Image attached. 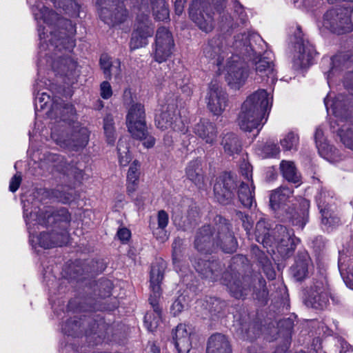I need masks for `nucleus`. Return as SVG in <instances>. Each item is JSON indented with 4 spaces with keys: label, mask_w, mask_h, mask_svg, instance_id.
I'll list each match as a JSON object with an SVG mask.
<instances>
[{
    "label": "nucleus",
    "mask_w": 353,
    "mask_h": 353,
    "mask_svg": "<svg viewBox=\"0 0 353 353\" xmlns=\"http://www.w3.org/2000/svg\"><path fill=\"white\" fill-rule=\"evenodd\" d=\"M125 120L131 135L142 134L143 128L147 126L144 105L137 102L130 105L128 108Z\"/></svg>",
    "instance_id": "nucleus-21"
},
{
    "label": "nucleus",
    "mask_w": 353,
    "mask_h": 353,
    "mask_svg": "<svg viewBox=\"0 0 353 353\" xmlns=\"http://www.w3.org/2000/svg\"><path fill=\"white\" fill-rule=\"evenodd\" d=\"M238 196L241 203L247 208H251L254 201V187L253 181H243L238 190Z\"/></svg>",
    "instance_id": "nucleus-37"
},
{
    "label": "nucleus",
    "mask_w": 353,
    "mask_h": 353,
    "mask_svg": "<svg viewBox=\"0 0 353 353\" xmlns=\"http://www.w3.org/2000/svg\"><path fill=\"white\" fill-rule=\"evenodd\" d=\"M194 132L205 143L213 145L216 141L217 130L215 125L208 121L202 120L195 125Z\"/></svg>",
    "instance_id": "nucleus-29"
},
{
    "label": "nucleus",
    "mask_w": 353,
    "mask_h": 353,
    "mask_svg": "<svg viewBox=\"0 0 353 353\" xmlns=\"http://www.w3.org/2000/svg\"><path fill=\"white\" fill-rule=\"evenodd\" d=\"M324 103L327 112L336 117V120L331 122L332 128L334 130L336 125L339 126L336 131L341 142L346 148L353 150V128L352 123L347 121L349 114L347 108V101L345 97L339 94L334 100H330L327 96L324 99Z\"/></svg>",
    "instance_id": "nucleus-9"
},
{
    "label": "nucleus",
    "mask_w": 353,
    "mask_h": 353,
    "mask_svg": "<svg viewBox=\"0 0 353 353\" xmlns=\"http://www.w3.org/2000/svg\"><path fill=\"white\" fill-rule=\"evenodd\" d=\"M259 335V328L256 325H252L246 331L243 338L247 340H253Z\"/></svg>",
    "instance_id": "nucleus-56"
},
{
    "label": "nucleus",
    "mask_w": 353,
    "mask_h": 353,
    "mask_svg": "<svg viewBox=\"0 0 353 353\" xmlns=\"http://www.w3.org/2000/svg\"><path fill=\"white\" fill-rule=\"evenodd\" d=\"M149 37L148 36L133 30L130 41V50H134L147 46Z\"/></svg>",
    "instance_id": "nucleus-44"
},
{
    "label": "nucleus",
    "mask_w": 353,
    "mask_h": 353,
    "mask_svg": "<svg viewBox=\"0 0 353 353\" xmlns=\"http://www.w3.org/2000/svg\"><path fill=\"white\" fill-rule=\"evenodd\" d=\"M310 264V258L308 254L305 252L299 253L296 256L295 264L292 267V273L294 277L298 281L305 279Z\"/></svg>",
    "instance_id": "nucleus-35"
},
{
    "label": "nucleus",
    "mask_w": 353,
    "mask_h": 353,
    "mask_svg": "<svg viewBox=\"0 0 353 353\" xmlns=\"http://www.w3.org/2000/svg\"><path fill=\"white\" fill-rule=\"evenodd\" d=\"M274 353H290L288 351V346L286 345H282L281 347H277Z\"/></svg>",
    "instance_id": "nucleus-64"
},
{
    "label": "nucleus",
    "mask_w": 353,
    "mask_h": 353,
    "mask_svg": "<svg viewBox=\"0 0 353 353\" xmlns=\"http://www.w3.org/2000/svg\"><path fill=\"white\" fill-rule=\"evenodd\" d=\"M256 152L258 155L263 159L275 157L279 154L280 149L276 143L268 141L263 145L259 146Z\"/></svg>",
    "instance_id": "nucleus-43"
},
{
    "label": "nucleus",
    "mask_w": 353,
    "mask_h": 353,
    "mask_svg": "<svg viewBox=\"0 0 353 353\" xmlns=\"http://www.w3.org/2000/svg\"><path fill=\"white\" fill-rule=\"evenodd\" d=\"M270 205L279 217L288 220L294 226L303 229L308 220L310 202L296 199L290 188L281 186L270 195Z\"/></svg>",
    "instance_id": "nucleus-3"
},
{
    "label": "nucleus",
    "mask_w": 353,
    "mask_h": 353,
    "mask_svg": "<svg viewBox=\"0 0 353 353\" xmlns=\"http://www.w3.org/2000/svg\"><path fill=\"white\" fill-rule=\"evenodd\" d=\"M56 7L61 8L65 10L74 9L79 11V6L74 0H52Z\"/></svg>",
    "instance_id": "nucleus-50"
},
{
    "label": "nucleus",
    "mask_w": 353,
    "mask_h": 353,
    "mask_svg": "<svg viewBox=\"0 0 353 353\" xmlns=\"http://www.w3.org/2000/svg\"><path fill=\"white\" fill-rule=\"evenodd\" d=\"M44 162L49 164L58 172H63L65 174H74L75 177H78V176L76 175L77 170L73 169L70 165L68 164L65 159L59 154L49 153L45 157Z\"/></svg>",
    "instance_id": "nucleus-34"
},
{
    "label": "nucleus",
    "mask_w": 353,
    "mask_h": 353,
    "mask_svg": "<svg viewBox=\"0 0 353 353\" xmlns=\"http://www.w3.org/2000/svg\"><path fill=\"white\" fill-rule=\"evenodd\" d=\"M117 236L121 241L127 242L130 238L131 233L128 229L123 228L118 230Z\"/></svg>",
    "instance_id": "nucleus-59"
},
{
    "label": "nucleus",
    "mask_w": 353,
    "mask_h": 353,
    "mask_svg": "<svg viewBox=\"0 0 353 353\" xmlns=\"http://www.w3.org/2000/svg\"><path fill=\"white\" fill-rule=\"evenodd\" d=\"M156 125L164 130L172 129L175 132H186L185 124L176 113V105L174 100L171 103L161 105V113L156 117Z\"/></svg>",
    "instance_id": "nucleus-16"
},
{
    "label": "nucleus",
    "mask_w": 353,
    "mask_h": 353,
    "mask_svg": "<svg viewBox=\"0 0 353 353\" xmlns=\"http://www.w3.org/2000/svg\"><path fill=\"white\" fill-rule=\"evenodd\" d=\"M181 245V240L180 239H176L172 244V259L173 262L175 263L177 259V256L180 252V247Z\"/></svg>",
    "instance_id": "nucleus-61"
},
{
    "label": "nucleus",
    "mask_w": 353,
    "mask_h": 353,
    "mask_svg": "<svg viewBox=\"0 0 353 353\" xmlns=\"http://www.w3.org/2000/svg\"><path fill=\"white\" fill-rule=\"evenodd\" d=\"M134 8L138 12L133 30L150 37L153 35L154 27L149 13L152 12L154 18L159 21L168 19L170 16L168 6L165 0H141Z\"/></svg>",
    "instance_id": "nucleus-8"
},
{
    "label": "nucleus",
    "mask_w": 353,
    "mask_h": 353,
    "mask_svg": "<svg viewBox=\"0 0 353 353\" xmlns=\"http://www.w3.org/2000/svg\"><path fill=\"white\" fill-rule=\"evenodd\" d=\"M234 188V181L230 175L225 174L217 178L214 185L215 199L221 204L230 203L234 196L233 190Z\"/></svg>",
    "instance_id": "nucleus-22"
},
{
    "label": "nucleus",
    "mask_w": 353,
    "mask_h": 353,
    "mask_svg": "<svg viewBox=\"0 0 353 353\" xmlns=\"http://www.w3.org/2000/svg\"><path fill=\"white\" fill-rule=\"evenodd\" d=\"M74 114H76V112ZM75 115L70 117V114L61 115L59 121L63 123L68 121V126L61 125L63 129L60 132L56 128H52L51 137L61 147L78 151L87 145L89 141L90 132L79 123H75Z\"/></svg>",
    "instance_id": "nucleus-7"
},
{
    "label": "nucleus",
    "mask_w": 353,
    "mask_h": 353,
    "mask_svg": "<svg viewBox=\"0 0 353 353\" xmlns=\"http://www.w3.org/2000/svg\"><path fill=\"white\" fill-rule=\"evenodd\" d=\"M21 182V174H16L14 175L10 181V185L9 189L11 192H16Z\"/></svg>",
    "instance_id": "nucleus-57"
},
{
    "label": "nucleus",
    "mask_w": 353,
    "mask_h": 353,
    "mask_svg": "<svg viewBox=\"0 0 353 353\" xmlns=\"http://www.w3.org/2000/svg\"><path fill=\"white\" fill-rule=\"evenodd\" d=\"M132 137L134 139H139L140 141H143V145L146 148H152L156 142L155 138L152 136L151 134H149L147 129V126L143 128L142 134H138V135H132Z\"/></svg>",
    "instance_id": "nucleus-48"
},
{
    "label": "nucleus",
    "mask_w": 353,
    "mask_h": 353,
    "mask_svg": "<svg viewBox=\"0 0 353 353\" xmlns=\"http://www.w3.org/2000/svg\"><path fill=\"white\" fill-rule=\"evenodd\" d=\"M323 194V196L321 197V201L323 202H324L325 203V208L326 209H329V203H330V201L332 199V195L331 194L328 192V191H326V190H322L321 192H319L318 193V194L316 195V201H317V197L320 195Z\"/></svg>",
    "instance_id": "nucleus-60"
},
{
    "label": "nucleus",
    "mask_w": 353,
    "mask_h": 353,
    "mask_svg": "<svg viewBox=\"0 0 353 353\" xmlns=\"http://www.w3.org/2000/svg\"><path fill=\"white\" fill-rule=\"evenodd\" d=\"M191 331L185 324H179L173 332V341L179 353H188L192 347Z\"/></svg>",
    "instance_id": "nucleus-26"
},
{
    "label": "nucleus",
    "mask_w": 353,
    "mask_h": 353,
    "mask_svg": "<svg viewBox=\"0 0 353 353\" xmlns=\"http://www.w3.org/2000/svg\"><path fill=\"white\" fill-rule=\"evenodd\" d=\"M353 7L336 8L328 10L324 15L323 26L333 32L343 34L352 30L350 14Z\"/></svg>",
    "instance_id": "nucleus-14"
},
{
    "label": "nucleus",
    "mask_w": 353,
    "mask_h": 353,
    "mask_svg": "<svg viewBox=\"0 0 353 353\" xmlns=\"http://www.w3.org/2000/svg\"><path fill=\"white\" fill-rule=\"evenodd\" d=\"M36 238L41 247L49 249L65 244L68 240V234L66 232H57L54 229L50 234L42 232Z\"/></svg>",
    "instance_id": "nucleus-25"
},
{
    "label": "nucleus",
    "mask_w": 353,
    "mask_h": 353,
    "mask_svg": "<svg viewBox=\"0 0 353 353\" xmlns=\"http://www.w3.org/2000/svg\"><path fill=\"white\" fill-rule=\"evenodd\" d=\"M283 177L289 182L297 183L300 181V175L297 172L293 162L282 161L280 165Z\"/></svg>",
    "instance_id": "nucleus-42"
},
{
    "label": "nucleus",
    "mask_w": 353,
    "mask_h": 353,
    "mask_svg": "<svg viewBox=\"0 0 353 353\" xmlns=\"http://www.w3.org/2000/svg\"><path fill=\"white\" fill-rule=\"evenodd\" d=\"M205 99L208 108L216 115L221 114L228 104L227 94L216 81L210 83Z\"/></svg>",
    "instance_id": "nucleus-20"
},
{
    "label": "nucleus",
    "mask_w": 353,
    "mask_h": 353,
    "mask_svg": "<svg viewBox=\"0 0 353 353\" xmlns=\"http://www.w3.org/2000/svg\"><path fill=\"white\" fill-rule=\"evenodd\" d=\"M330 288L327 279L323 274L313 278L310 285L305 290V305L315 310H323L330 303Z\"/></svg>",
    "instance_id": "nucleus-11"
},
{
    "label": "nucleus",
    "mask_w": 353,
    "mask_h": 353,
    "mask_svg": "<svg viewBox=\"0 0 353 353\" xmlns=\"http://www.w3.org/2000/svg\"><path fill=\"white\" fill-rule=\"evenodd\" d=\"M297 51L295 55V61L301 67H305L310 64L312 59L316 54V50L314 46L307 41H302L297 43L295 46Z\"/></svg>",
    "instance_id": "nucleus-30"
},
{
    "label": "nucleus",
    "mask_w": 353,
    "mask_h": 353,
    "mask_svg": "<svg viewBox=\"0 0 353 353\" xmlns=\"http://www.w3.org/2000/svg\"><path fill=\"white\" fill-rule=\"evenodd\" d=\"M188 303L185 295L181 294L177 297L171 305V312L174 315H178L181 313L186 307H188Z\"/></svg>",
    "instance_id": "nucleus-49"
},
{
    "label": "nucleus",
    "mask_w": 353,
    "mask_h": 353,
    "mask_svg": "<svg viewBox=\"0 0 353 353\" xmlns=\"http://www.w3.org/2000/svg\"><path fill=\"white\" fill-rule=\"evenodd\" d=\"M32 12L38 24L41 41L39 72L46 67L56 74L74 75L77 63L67 52L75 46L73 39L76 34L75 25L70 20L60 18L40 2L32 6Z\"/></svg>",
    "instance_id": "nucleus-1"
},
{
    "label": "nucleus",
    "mask_w": 353,
    "mask_h": 353,
    "mask_svg": "<svg viewBox=\"0 0 353 353\" xmlns=\"http://www.w3.org/2000/svg\"><path fill=\"white\" fill-rule=\"evenodd\" d=\"M192 21L203 31L208 32L214 28V18L209 12L208 3L202 0H194L189 9Z\"/></svg>",
    "instance_id": "nucleus-17"
},
{
    "label": "nucleus",
    "mask_w": 353,
    "mask_h": 353,
    "mask_svg": "<svg viewBox=\"0 0 353 353\" xmlns=\"http://www.w3.org/2000/svg\"><path fill=\"white\" fill-rule=\"evenodd\" d=\"M269 224L264 219H260L256 225L255 236L256 240L262 243L265 247L271 245L272 237L269 234Z\"/></svg>",
    "instance_id": "nucleus-41"
},
{
    "label": "nucleus",
    "mask_w": 353,
    "mask_h": 353,
    "mask_svg": "<svg viewBox=\"0 0 353 353\" xmlns=\"http://www.w3.org/2000/svg\"><path fill=\"white\" fill-rule=\"evenodd\" d=\"M158 226L160 229H165L168 223L169 218L168 213L164 210H160L157 216Z\"/></svg>",
    "instance_id": "nucleus-55"
},
{
    "label": "nucleus",
    "mask_w": 353,
    "mask_h": 353,
    "mask_svg": "<svg viewBox=\"0 0 353 353\" xmlns=\"http://www.w3.org/2000/svg\"><path fill=\"white\" fill-rule=\"evenodd\" d=\"M125 141L121 139L119 141L117 150L119 154V163L122 166H126L131 161L132 157L129 152V149L125 146Z\"/></svg>",
    "instance_id": "nucleus-46"
},
{
    "label": "nucleus",
    "mask_w": 353,
    "mask_h": 353,
    "mask_svg": "<svg viewBox=\"0 0 353 353\" xmlns=\"http://www.w3.org/2000/svg\"><path fill=\"white\" fill-rule=\"evenodd\" d=\"M185 174L188 179L196 186L201 188L203 183V171L201 161L198 159L191 161L186 167Z\"/></svg>",
    "instance_id": "nucleus-40"
},
{
    "label": "nucleus",
    "mask_w": 353,
    "mask_h": 353,
    "mask_svg": "<svg viewBox=\"0 0 353 353\" xmlns=\"http://www.w3.org/2000/svg\"><path fill=\"white\" fill-rule=\"evenodd\" d=\"M214 221V232L210 225H205L197 232L194 241L195 248L205 253L210 252L219 247L227 253L234 252L237 243L227 220L219 216Z\"/></svg>",
    "instance_id": "nucleus-4"
},
{
    "label": "nucleus",
    "mask_w": 353,
    "mask_h": 353,
    "mask_svg": "<svg viewBox=\"0 0 353 353\" xmlns=\"http://www.w3.org/2000/svg\"><path fill=\"white\" fill-rule=\"evenodd\" d=\"M224 152L228 156L238 154L241 150V143L238 137L233 133L225 134L221 139Z\"/></svg>",
    "instance_id": "nucleus-39"
},
{
    "label": "nucleus",
    "mask_w": 353,
    "mask_h": 353,
    "mask_svg": "<svg viewBox=\"0 0 353 353\" xmlns=\"http://www.w3.org/2000/svg\"><path fill=\"white\" fill-rule=\"evenodd\" d=\"M231 47L233 48L236 52L242 55L243 57L255 55L250 46V34L245 30L234 36V41Z\"/></svg>",
    "instance_id": "nucleus-33"
},
{
    "label": "nucleus",
    "mask_w": 353,
    "mask_h": 353,
    "mask_svg": "<svg viewBox=\"0 0 353 353\" xmlns=\"http://www.w3.org/2000/svg\"><path fill=\"white\" fill-rule=\"evenodd\" d=\"M216 12L221 15V26L222 29H234L244 25L248 21L247 14L241 5L235 6L234 15L231 17L224 12L225 0H212Z\"/></svg>",
    "instance_id": "nucleus-19"
},
{
    "label": "nucleus",
    "mask_w": 353,
    "mask_h": 353,
    "mask_svg": "<svg viewBox=\"0 0 353 353\" xmlns=\"http://www.w3.org/2000/svg\"><path fill=\"white\" fill-rule=\"evenodd\" d=\"M240 171L246 182L252 181V167L249 162L243 161L240 165Z\"/></svg>",
    "instance_id": "nucleus-52"
},
{
    "label": "nucleus",
    "mask_w": 353,
    "mask_h": 353,
    "mask_svg": "<svg viewBox=\"0 0 353 353\" xmlns=\"http://www.w3.org/2000/svg\"><path fill=\"white\" fill-rule=\"evenodd\" d=\"M196 270L203 277L212 281H216L221 274V265L216 261L199 260L194 263Z\"/></svg>",
    "instance_id": "nucleus-28"
},
{
    "label": "nucleus",
    "mask_w": 353,
    "mask_h": 353,
    "mask_svg": "<svg viewBox=\"0 0 353 353\" xmlns=\"http://www.w3.org/2000/svg\"><path fill=\"white\" fill-rule=\"evenodd\" d=\"M123 1L96 0V5L101 20L112 26L125 22L128 17V11L125 8Z\"/></svg>",
    "instance_id": "nucleus-13"
},
{
    "label": "nucleus",
    "mask_w": 353,
    "mask_h": 353,
    "mask_svg": "<svg viewBox=\"0 0 353 353\" xmlns=\"http://www.w3.org/2000/svg\"><path fill=\"white\" fill-rule=\"evenodd\" d=\"M174 42L171 32L165 27L158 28L154 47L153 56L156 61H165L172 54Z\"/></svg>",
    "instance_id": "nucleus-18"
},
{
    "label": "nucleus",
    "mask_w": 353,
    "mask_h": 353,
    "mask_svg": "<svg viewBox=\"0 0 353 353\" xmlns=\"http://www.w3.org/2000/svg\"><path fill=\"white\" fill-rule=\"evenodd\" d=\"M272 104V96L265 90H258L243 102L239 113L238 122L240 128L243 131L251 132L257 129L263 119L267 120L266 114L270 111Z\"/></svg>",
    "instance_id": "nucleus-5"
},
{
    "label": "nucleus",
    "mask_w": 353,
    "mask_h": 353,
    "mask_svg": "<svg viewBox=\"0 0 353 353\" xmlns=\"http://www.w3.org/2000/svg\"><path fill=\"white\" fill-rule=\"evenodd\" d=\"M206 353H232L228 338L221 334H214L208 339Z\"/></svg>",
    "instance_id": "nucleus-32"
},
{
    "label": "nucleus",
    "mask_w": 353,
    "mask_h": 353,
    "mask_svg": "<svg viewBox=\"0 0 353 353\" xmlns=\"http://www.w3.org/2000/svg\"><path fill=\"white\" fill-rule=\"evenodd\" d=\"M100 94L103 99H108L112 95L111 85L107 81H103L100 85Z\"/></svg>",
    "instance_id": "nucleus-53"
},
{
    "label": "nucleus",
    "mask_w": 353,
    "mask_h": 353,
    "mask_svg": "<svg viewBox=\"0 0 353 353\" xmlns=\"http://www.w3.org/2000/svg\"><path fill=\"white\" fill-rule=\"evenodd\" d=\"M165 262L159 260L152 263L150 271V288L152 294L149 302L153 309V313L148 312L144 317L146 327L151 332L157 327L161 320V308L159 305L161 297L160 283L163 278Z\"/></svg>",
    "instance_id": "nucleus-10"
},
{
    "label": "nucleus",
    "mask_w": 353,
    "mask_h": 353,
    "mask_svg": "<svg viewBox=\"0 0 353 353\" xmlns=\"http://www.w3.org/2000/svg\"><path fill=\"white\" fill-rule=\"evenodd\" d=\"M249 278H243V281L236 275L225 274L223 283L225 285L230 294L236 299L243 298L251 290Z\"/></svg>",
    "instance_id": "nucleus-23"
},
{
    "label": "nucleus",
    "mask_w": 353,
    "mask_h": 353,
    "mask_svg": "<svg viewBox=\"0 0 353 353\" xmlns=\"http://www.w3.org/2000/svg\"><path fill=\"white\" fill-rule=\"evenodd\" d=\"M182 91L185 93L188 96H190L192 93V88L191 85H185L181 88Z\"/></svg>",
    "instance_id": "nucleus-63"
},
{
    "label": "nucleus",
    "mask_w": 353,
    "mask_h": 353,
    "mask_svg": "<svg viewBox=\"0 0 353 353\" xmlns=\"http://www.w3.org/2000/svg\"><path fill=\"white\" fill-rule=\"evenodd\" d=\"M187 0H175L174 1V10L177 15H181L185 7Z\"/></svg>",
    "instance_id": "nucleus-62"
},
{
    "label": "nucleus",
    "mask_w": 353,
    "mask_h": 353,
    "mask_svg": "<svg viewBox=\"0 0 353 353\" xmlns=\"http://www.w3.org/2000/svg\"><path fill=\"white\" fill-rule=\"evenodd\" d=\"M28 209L26 203L23 204V213L26 219L28 230L30 234V242H34L37 229L39 227H47L49 225L54 229L60 230V232H66L71 221L70 214L65 208L54 210L52 207H46L39 211L30 212L28 216Z\"/></svg>",
    "instance_id": "nucleus-6"
},
{
    "label": "nucleus",
    "mask_w": 353,
    "mask_h": 353,
    "mask_svg": "<svg viewBox=\"0 0 353 353\" xmlns=\"http://www.w3.org/2000/svg\"><path fill=\"white\" fill-rule=\"evenodd\" d=\"M299 142L298 134L294 132L288 133L283 139L281 140V145L285 150H296Z\"/></svg>",
    "instance_id": "nucleus-45"
},
{
    "label": "nucleus",
    "mask_w": 353,
    "mask_h": 353,
    "mask_svg": "<svg viewBox=\"0 0 353 353\" xmlns=\"http://www.w3.org/2000/svg\"><path fill=\"white\" fill-rule=\"evenodd\" d=\"M314 139L319 152L323 158L330 162H336L339 160L338 150L324 139L323 132L320 128L316 129Z\"/></svg>",
    "instance_id": "nucleus-27"
},
{
    "label": "nucleus",
    "mask_w": 353,
    "mask_h": 353,
    "mask_svg": "<svg viewBox=\"0 0 353 353\" xmlns=\"http://www.w3.org/2000/svg\"><path fill=\"white\" fill-rule=\"evenodd\" d=\"M206 57L214 59L219 70H225V81L230 88L240 89L245 83L249 75L248 69L245 63L240 59L238 54L228 56L226 46L221 38H214L210 40L204 50Z\"/></svg>",
    "instance_id": "nucleus-2"
},
{
    "label": "nucleus",
    "mask_w": 353,
    "mask_h": 353,
    "mask_svg": "<svg viewBox=\"0 0 353 353\" xmlns=\"http://www.w3.org/2000/svg\"><path fill=\"white\" fill-rule=\"evenodd\" d=\"M322 196L323 194L317 197V205L322 216L321 223L326 227L327 230H329L338 225L340 223V219L334 211L325 208L324 202L321 201Z\"/></svg>",
    "instance_id": "nucleus-36"
},
{
    "label": "nucleus",
    "mask_w": 353,
    "mask_h": 353,
    "mask_svg": "<svg viewBox=\"0 0 353 353\" xmlns=\"http://www.w3.org/2000/svg\"><path fill=\"white\" fill-rule=\"evenodd\" d=\"M135 94L132 92L130 88H126L123 91V105L128 108L130 105L133 103H136L134 102Z\"/></svg>",
    "instance_id": "nucleus-54"
},
{
    "label": "nucleus",
    "mask_w": 353,
    "mask_h": 353,
    "mask_svg": "<svg viewBox=\"0 0 353 353\" xmlns=\"http://www.w3.org/2000/svg\"><path fill=\"white\" fill-rule=\"evenodd\" d=\"M34 107L36 112L48 109L46 115L56 121H58L63 114H70V117H74L75 112L73 105L64 103L60 98L51 99L48 93L45 92L39 93V90L35 98Z\"/></svg>",
    "instance_id": "nucleus-12"
},
{
    "label": "nucleus",
    "mask_w": 353,
    "mask_h": 353,
    "mask_svg": "<svg viewBox=\"0 0 353 353\" xmlns=\"http://www.w3.org/2000/svg\"><path fill=\"white\" fill-rule=\"evenodd\" d=\"M100 65L106 79H110L112 77L115 79L121 77V61L119 59L102 54L100 58Z\"/></svg>",
    "instance_id": "nucleus-31"
},
{
    "label": "nucleus",
    "mask_w": 353,
    "mask_h": 353,
    "mask_svg": "<svg viewBox=\"0 0 353 353\" xmlns=\"http://www.w3.org/2000/svg\"><path fill=\"white\" fill-rule=\"evenodd\" d=\"M294 231L283 225H276L274 230L272 242L278 253L283 258L291 256L299 243Z\"/></svg>",
    "instance_id": "nucleus-15"
},
{
    "label": "nucleus",
    "mask_w": 353,
    "mask_h": 353,
    "mask_svg": "<svg viewBox=\"0 0 353 353\" xmlns=\"http://www.w3.org/2000/svg\"><path fill=\"white\" fill-rule=\"evenodd\" d=\"M141 163L139 161H134L130 165L127 173L126 188L128 194H133L138 188L139 177L141 175Z\"/></svg>",
    "instance_id": "nucleus-38"
},
{
    "label": "nucleus",
    "mask_w": 353,
    "mask_h": 353,
    "mask_svg": "<svg viewBox=\"0 0 353 353\" xmlns=\"http://www.w3.org/2000/svg\"><path fill=\"white\" fill-rule=\"evenodd\" d=\"M237 216H239V219H241L243 226L247 231V233H249L252 227V221L249 219V217L246 214H243L241 212H237Z\"/></svg>",
    "instance_id": "nucleus-58"
},
{
    "label": "nucleus",
    "mask_w": 353,
    "mask_h": 353,
    "mask_svg": "<svg viewBox=\"0 0 353 353\" xmlns=\"http://www.w3.org/2000/svg\"><path fill=\"white\" fill-rule=\"evenodd\" d=\"M104 132L109 144H113L115 141L114 121L112 116L108 115L104 119Z\"/></svg>",
    "instance_id": "nucleus-47"
},
{
    "label": "nucleus",
    "mask_w": 353,
    "mask_h": 353,
    "mask_svg": "<svg viewBox=\"0 0 353 353\" xmlns=\"http://www.w3.org/2000/svg\"><path fill=\"white\" fill-rule=\"evenodd\" d=\"M335 346L336 350L332 353H347L353 351V347L342 338L335 339Z\"/></svg>",
    "instance_id": "nucleus-51"
},
{
    "label": "nucleus",
    "mask_w": 353,
    "mask_h": 353,
    "mask_svg": "<svg viewBox=\"0 0 353 353\" xmlns=\"http://www.w3.org/2000/svg\"><path fill=\"white\" fill-rule=\"evenodd\" d=\"M256 74L261 78V81H266L267 83L274 84L277 81L272 61L266 57H256L254 59Z\"/></svg>",
    "instance_id": "nucleus-24"
}]
</instances>
